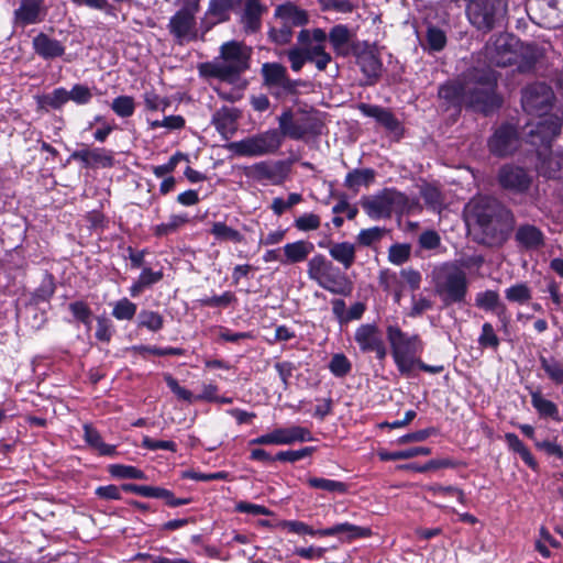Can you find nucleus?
Instances as JSON below:
<instances>
[{"label":"nucleus","mask_w":563,"mask_h":563,"mask_svg":"<svg viewBox=\"0 0 563 563\" xmlns=\"http://www.w3.org/2000/svg\"><path fill=\"white\" fill-rule=\"evenodd\" d=\"M111 109L121 118H129L134 113L135 102L131 96H119L113 99Z\"/></svg>","instance_id":"nucleus-48"},{"label":"nucleus","mask_w":563,"mask_h":563,"mask_svg":"<svg viewBox=\"0 0 563 563\" xmlns=\"http://www.w3.org/2000/svg\"><path fill=\"white\" fill-rule=\"evenodd\" d=\"M505 439L507 441L508 446L514 452L518 453L527 465H529L532 468L537 467V462L534 461L532 454L515 433H506Z\"/></svg>","instance_id":"nucleus-40"},{"label":"nucleus","mask_w":563,"mask_h":563,"mask_svg":"<svg viewBox=\"0 0 563 563\" xmlns=\"http://www.w3.org/2000/svg\"><path fill=\"white\" fill-rule=\"evenodd\" d=\"M545 152L547 151L541 148L538 150V156L540 159L538 169L540 174L549 178L559 177L560 173L563 170V156L559 154H550L547 156Z\"/></svg>","instance_id":"nucleus-31"},{"label":"nucleus","mask_w":563,"mask_h":563,"mask_svg":"<svg viewBox=\"0 0 563 563\" xmlns=\"http://www.w3.org/2000/svg\"><path fill=\"white\" fill-rule=\"evenodd\" d=\"M301 200H302L301 195L297 194V192L290 194L286 200L277 197V198H274V200L272 202V210L277 216H282L287 209L299 203Z\"/></svg>","instance_id":"nucleus-59"},{"label":"nucleus","mask_w":563,"mask_h":563,"mask_svg":"<svg viewBox=\"0 0 563 563\" xmlns=\"http://www.w3.org/2000/svg\"><path fill=\"white\" fill-rule=\"evenodd\" d=\"M369 528L358 527L349 522L338 523L332 527L318 530V534L322 537L340 536L347 540L364 538L371 536Z\"/></svg>","instance_id":"nucleus-27"},{"label":"nucleus","mask_w":563,"mask_h":563,"mask_svg":"<svg viewBox=\"0 0 563 563\" xmlns=\"http://www.w3.org/2000/svg\"><path fill=\"white\" fill-rule=\"evenodd\" d=\"M428 492H430L433 496H452L456 497V499L461 503H465L464 493L455 487V486H442V485H432L428 487Z\"/></svg>","instance_id":"nucleus-61"},{"label":"nucleus","mask_w":563,"mask_h":563,"mask_svg":"<svg viewBox=\"0 0 563 563\" xmlns=\"http://www.w3.org/2000/svg\"><path fill=\"white\" fill-rule=\"evenodd\" d=\"M70 158L79 161L85 167H111L114 163L112 152L106 148H84L75 151Z\"/></svg>","instance_id":"nucleus-21"},{"label":"nucleus","mask_w":563,"mask_h":563,"mask_svg":"<svg viewBox=\"0 0 563 563\" xmlns=\"http://www.w3.org/2000/svg\"><path fill=\"white\" fill-rule=\"evenodd\" d=\"M44 0H19L18 8L13 11V24L24 27L41 23L46 16Z\"/></svg>","instance_id":"nucleus-17"},{"label":"nucleus","mask_w":563,"mask_h":563,"mask_svg":"<svg viewBox=\"0 0 563 563\" xmlns=\"http://www.w3.org/2000/svg\"><path fill=\"white\" fill-rule=\"evenodd\" d=\"M421 197L426 205L433 211L440 212L443 208V198L441 191L431 185L421 188Z\"/></svg>","instance_id":"nucleus-44"},{"label":"nucleus","mask_w":563,"mask_h":563,"mask_svg":"<svg viewBox=\"0 0 563 563\" xmlns=\"http://www.w3.org/2000/svg\"><path fill=\"white\" fill-rule=\"evenodd\" d=\"M275 15L282 19L285 25H289L290 29L305 25L308 22L307 13L292 3L278 5Z\"/></svg>","instance_id":"nucleus-30"},{"label":"nucleus","mask_w":563,"mask_h":563,"mask_svg":"<svg viewBox=\"0 0 563 563\" xmlns=\"http://www.w3.org/2000/svg\"><path fill=\"white\" fill-rule=\"evenodd\" d=\"M496 82L497 78L492 69H474L461 80L442 85L439 97L452 106H479L486 110L498 102L495 95Z\"/></svg>","instance_id":"nucleus-1"},{"label":"nucleus","mask_w":563,"mask_h":563,"mask_svg":"<svg viewBox=\"0 0 563 563\" xmlns=\"http://www.w3.org/2000/svg\"><path fill=\"white\" fill-rule=\"evenodd\" d=\"M212 122L216 129L225 139L231 137L236 131V117L233 111L229 109H221L217 111L213 115Z\"/></svg>","instance_id":"nucleus-33"},{"label":"nucleus","mask_w":563,"mask_h":563,"mask_svg":"<svg viewBox=\"0 0 563 563\" xmlns=\"http://www.w3.org/2000/svg\"><path fill=\"white\" fill-rule=\"evenodd\" d=\"M468 21L477 30L489 32L503 25L507 14L505 0H471L466 7Z\"/></svg>","instance_id":"nucleus-7"},{"label":"nucleus","mask_w":563,"mask_h":563,"mask_svg":"<svg viewBox=\"0 0 563 563\" xmlns=\"http://www.w3.org/2000/svg\"><path fill=\"white\" fill-rule=\"evenodd\" d=\"M320 218L314 213H305L295 220V227L300 231H312L320 227Z\"/></svg>","instance_id":"nucleus-63"},{"label":"nucleus","mask_w":563,"mask_h":563,"mask_svg":"<svg viewBox=\"0 0 563 563\" xmlns=\"http://www.w3.org/2000/svg\"><path fill=\"white\" fill-rule=\"evenodd\" d=\"M562 122L559 117L548 115L526 132L527 141L531 145L548 151L553 139L560 134Z\"/></svg>","instance_id":"nucleus-12"},{"label":"nucleus","mask_w":563,"mask_h":563,"mask_svg":"<svg viewBox=\"0 0 563 563\" xmlns=\"http://www.w3.org/2000/svg\"><path fill=\"white\" fill-rule=\"evenodd\" d=\"M539 360L548 377L555 384H563V365L554 357L540 356Z\"/></svg>","instance_id":"nucleus-42"},{"label":"nucleus","mask_w":563,"mask_h":563,"mask_svg":"<svg viewBox=\"0 0 563 563\" xmlns=\"http://www.w3.org/2000/svg\"><path fill=\"white\" fill-rule=\"evenodd\" d=\"M329 42L338 56L354 54L357 42H353L352 31L344 24L334 25L329 32Z\"/></svg>","instance_id":"nucleus-20"},{"label":"nucleus","mask_w":563,"mask_h":563,"mask_svg":"<svg viewBox=\"0 0 563 563\" xmlns=\"http://www.w3.org/2000/svg\"><path fill=\"white\" fill-rule=\"evenodd\" d=\"M505 297L510 302L523 305L531 299L532 295L527 284L518 283L505 289Z\"/></svg>","instance_id":"nucleus-43"},{"label":"nucleus","mask_w":563,"mask_h":563,"mask_svg":"<svg viewBox=\"0 0 563 563\" xmlns=\"http://www.w3.org/2000/svg\"><path fill=\"white\" fill-rule=\"evenodd\" d=\"M179 9L169 19V33L180 44L196 41L198 33L196 15L200 10V0H178Z\"/></svg>","instance_id":"nucleus-8"},{"label":"nucleus","mask_w":563,"mask_h":563,"mask_svg":"<svg viewBox=\"0 0 563 563\" xmlns=\"http://www.w3.org/2000/svg\"><path fill=\"white\" fill-rule=\"evenodd\" d=\"M314 250V245L308 241H296L287 243L283 246L284 257L283 265L296 264L308 258L309 254Z\"/></svg>","instance_id":"nucleus-25"},{"label":"nucleus","mask_w":563,"mask_h":563,"mask_svg":"<svg viewBox=\"0 0 563 563\" xmlns=\"http://www.w3.org/2000/svg\"><path fill=\"white\" fill-rule=\"evenodd\" d=\"M358 108L364 115L376 119L386 130L394 133L399 131L400 123L388 109L366 103H361Z\"/></svg>","instance_id":"nucleus-24"},{"label":"nucleus","mask_w":563,"mask_h":563,"mask_svg":"<svg viewBox=\"0 0 563 563\" xmlns=\"http://www.w3.org/2000/svg\"><path fill=\"white\" fill-rule=\"evenodd\" d=\"M410 247L407 244H395L389 247L388 260L396 265H401L408 261Z\"/></svg>","instance_id":"nucleus-60"},{"label":"nucleus","mask_w":563,"mask_h":563,"mask_svg":"<svg viewBox=\"0 0 563 563\" xmlns=\"http://www.w3.org/2000/svg\"><path fill=\"white\" fill-rule=\"evenodd\" d=\"M164 378L167 386L179 399L188 402L195 401V395L190 390L181 387L172 375L166 374Z\"/></svg>","instance_id":"nucleus-62"},{"label":"nucleus","mask_w":563,"mask_h":563,"mask_svg":"<svg viewBox=\"0 0 563 563\" xmlns=\"http://www.w3.org/2000/svg\"><path fill=\"white\" fill-rule=\"evenodd\" d=\"M330 372L339 378L346 376L352 369V363L343 353H335L329 363Z\"/></svg>","instance_id":"nucleus-46"},{"label":"nucleus","mask_w":563,"mask_h":563,"mask_svg":"<svg viewBox=\"0 0 563 563\" xmlns=\"http://www.w3.org/2000/svg\"><path fill=\"white\" fill-rule=\"evenodd\" d=\"M515 42V38L508 34L498 35L486 47L489 63L499 67L512 65L517 59V53L514 48Z\"/></svg>","instance_id":"nucleus-16"},{"label":"nucleus","mask_w":563,"mask_h":563,"mask_svg":"<svg viewBox=\"0 0 563 563\" xmlns=\"http://www.w3.org/2000/svg\"><path fill=\"white\" fill-rule=\"evenodd\" d=\"M211 233L219 241L240 242L243 238L242 233L228 227L227 224H224L222 222L214 223L211 229Z\"/></svg>","instance_id":"nucleus-51"},{"label":"nucleus","mask_w":563,"mask_h":563,"mask_svg":"<svg viewBox=\"0 0 563 563\" xmlns=\"http://www.w3.org/2000/svg\"><path fill=\"white\" fill-rule=\"evenodd\" d=\"M307 274L310 279L332 294L346 296L352 290L346 276L321 254L309 260Z\"/></svg>","instance_id":"nucleus-6"},{"label":"nucleus","mask_w":563,"mask_h":563,"mask_svg":"<svg viewBox=\"0 0 563 563\" xmlns=\"http://www.w3.org/2000/svg\"><path fill=\"white\" fill-rule=\"evenodd\" d=\"M262 74L267 85L278 86L287 74V69L277 63H265L262 66Z\"/></svg>","instance_id":"nucleus-41"},{"label":"nucleus","mask_w":563,"mask_h":563,"mask_svg":"<svg viewBox=\"0 0 563 563\" xmlns=\"http://www.w3.org/2000/svg\"><path fill=\"white\" fill-rule=\"evenodd\" d=\"M84 437L86 442L97 450L99 454L113 455L115 453V446L104 443L99 432L89 424L84 426Z\"/></svg>","instance_id":"nucleus-36"},{"label":"nucleus","mask_w":563,"mask_h":563,"mask_svg":"<svg viewBox=\"0 0 563 563\" xmlns=\"http://www.w3.org/2000/svg\"><path fill=\"white\" fill-rule=\"evenodd\" d=\"M554 101V92L544 82H534L522 90L521 104L528 114L542 115L547 113Z\"/></svg>","instance_id":"nucleus-11"},{"label":"nucleus","mask_w":563,"mask_h":563,"mask_svg":"<svg viewBox=\"0 0 563 563\" xmlns=\"http://www.w3.org/2000/svg\"><path fill=\"white\" fill-rule=\"evenodd\" d=\"M277 445H290L296 442L312 441V434L309 429L300 426H290L287 428L275 429Z\"/></svg>","instance_id":"nucleus-26"},{"label":"nucleus","mask_w":563,"mask_h":563,"mask_svg":"<svg viewBox=\"0 0 563 563\" xmlns=\"http://www.w3.org/2000/svg\"><path fill=\"white\" fill-rule=\"evenodd\" d=\"M375 179V170L372 168L353 169L347 173L344 179V186L351 190L357 191L361 186H368Z\"/></svg>","instance_id":"nucleus-35"},{"label":"nucleus","mask_w":563,"mask_h":563,"mask_svg":"<svg viewBox=\"0 0 563 563\" xmlns=\"http://www.w3.org/2000/svg\"><path fill=\"white\" fill-rule=\"evenodd\" d=\"M386 334L397 369L406 377L411 376L415 363H418L419 354L424 347L420 335L408 334L398 325H388Z\"/></svg>","instance_id":"nucleus-5"},{"label":"nucleus","mask_w":563,"mask_h":563,"mask_svg":"<svg viewBox=\"0 0 563 563\" xmlns=\"http://www.w3.org/2000/svg\"><path fill=\"white\" fill-rule=\"evenodd\" d=\"M313 446H306L300 450H290V451H282L276 454L275 460L282 462L295 463L299 460H302L314 452Z\"/></svg>","instance_id":"nucleus-58"},{"label":"nucleus","mask_w":563,"mask_h":563,"mask_svg":"<svg viewBox=\"0 0 563 563\" xmlns=\"http://www.w3.org/2000/svg\"><path fill=\"white\" fill-rule=\"evenodd\" d=\"M355 245L350 242L333 243L329 249L330 256L349 269L355 262Z\"/></svg>","instance_id":"nucleus-32"},{"label":"nucleus","mask_w":563,"mask_h":563,"mask_svg":"<svg viewBox=\"0 0 563 563\" xmlns=\"http://www.w3.org/2000/svg\"><path fill=\"white\" fill-rule=\"evenodd\" d=\"M385 232V229L378 227L363 229L357 234L356 240L361 245L369 246L373 243L380 241Z\"/></svg>","instance_id":"nucleus-56"},{"label":"nucleus","mask_w":563,"mask_h":563,"mask_svg":"<svg viewBox=\"0 0 563 563\" xmlns=\"http://www.w3.org/2000/svg\"><path fill=\"white\" fill-rule=\"evenodd\" d=\"M246 68V54L243 43L225 42L220 47V55L200 66V73L208 77L228 82H235Z\"/></svg>","instance_id":"nucleus-3"},{"label":"nucleus","mask_w":563,"mask_h":563,"mask_svg":"<svg viewBox=\"0 0 563 563\" xmlns=\"http://www.w3.org/2000/svg\"><path fill=\"white\" fill-rule=\"evenodd\" d=\"M266 8L260 3V0H249V32H255L261 26V15Z\"/></svg>","instance_id":"nucleus-55"},{"label":"nucleus","mask_w":563,"mask_h":563,"mask_svg":"<svg viewBox=\"0 0 563 563\" xmlns=\"http://www.w3.org/2000/svg\"><path fill=\"white\" fill-rule=\"evenodd\" d=\"M468 208L472 218L488 236L504 239L515 225L514 213L494 198L479 197Z\"/></svg>","instance_id":"nucleus-2"},{"label":"nucleus","mask_w":563,"mask_h":563,"mask_svg":"<svg viewBox=\"0 0 563 563\" xmlns=\"http://www.w3.org/2000/svg\"><path fill=\"white\" fill-rule=\"evenodd\" d=\"M140 325L151 331H158L163 327V317L154 311L143 310L139 314Z\"/></svg>","instance_id":"nucleus-57"},{"label":"nucleus","mask_w":563,"mask_h":563,"mask_svg":"<svg viewBox=\"0 0 563 563\" xmlns=\"http://www.w3.org/2000/svg\"><path fill=\"white\" fill-rule=\"evenodd\" d=\"M498 181L505 189L523 192L530 187L531 177L521 167L505 165L498 173Z\"/></svg>","instance_id":"nucleus-19"},{"label":"nucleus","mask_w":563,"mask_h":563,"mask_svg":"<svg viewBox=\"0 0 563 563\" xmlns=\"http://www.w3.org/2000/svg\"><path fill=\"white\" fill-rule=\"evenodd\" d=\"M152 130L164 128L167 131L180 130L185 126V119L181 115H168L163 120L148 121Z\"/></svg>","instance_id":"nucleus-53"},{"label":"nucleus","mask_w":563,"mask_h":563,"mask_svg":"<svg viewBox=\"0 0 563 563\" xmlns=\"http://www.w3.org/2000/svg\"><path fill=\"white\" fill-rule=\"evenodd\" d=\"M308 484L313 488L330 493L342 494L346 490V485L344 483L322 477H311L308 479Z\"/></svg>","instance_id":"nucleus-49"},{"label":"nucleus","mask_w":563,"mask_h":563,"mask_svg":"<svg viewBox=\"0 0 563 563\" xmlns=\"http://www.w3.org/2000/svg\"><path fill=\"white\" fill-rule=\"evenodd\" d=\"M477 341L478 344L485 349H492L496 351L499 346V339L494 330V327L489 322H485L482 325V332Z\"/></svg>","instance_id":"nucleus-50"},{"label":"nucleus","mask_w":563,"mask_h":563,"mask_svg":"<svg viewBox=\"0 0 563 563\" xmlns=\"http://www.w3.org/2000/svg\"><path fill=\"white\" fill-rule=\"evenodd\" d=\"M251 174L253 177H256L257 179H267L275 181L279 176V164L273 163V162H261L257 164H254L251 169Z\"/></svg>","instance_id":"nucleus-39"},{"label":"nucleus","mask_w":563,"mask_h":563,"mask_svg":"<svg viewBox=\"0 0 563 563\" xmlns=\"http://www.w3.org/2000/svg\"><path fill=\"white\" fill-rule=\"evenodd\" d=\"M232 12L240 13L241 19L246 16V0H210L200 22L201 37L213 26L230 19Z\"/></svg>","instance_id":"nucleus-10"},{"label":"nucleus","mask_w":563,"mask_h":563,"mask_svg":"<svg viewBox=\"0 0 563 563\" xmlns=\"http://www.w3.org/2000/svg\"><path fill=\"white\" fill-rule=\"evenodd\" d=\"M278 132L282 139L286 136L292 140H300L307 134V128L302 123L294 120L291 110H286L278 117Z\"/></svg>","instance_id":"nucleus-28"},{"label":"nucleus","mask_w":563,"mask_h":563,"mask_svg":"<svg viewBox=\"0 0 563 563\" xmlns=\"http://www.w3.org/2000/svg\"><path fill=\"white\" fill-rule=\"evenodd\" d=\"M475 305L484 310L493 311L496 310V314L503 325V328H507L510 318L507 314V309L504 305L499 302V295L495 290H485L478 292L475 298Z\"/></svg>","instance_id":"nucleus-23"},{"label":"nucleus","mask_w":563,"mask_h":563,"mask_svg":"<svg viewBox=\"0 0 563 563\" xmlns=\"http://www.w3.org/2000/svg\"><path fill=\"white\" fill-rule=\"evenodd\" d=\"M361 205L369 218L377 220L402 211L406 197L395 189H384L376 195L363 197Z\"/></svg>","instance_id":"nucleus-9"},{"label":"nucleus","mask_w":563,"mask_h":563,"mask_svg":"<svg viewBox=\"0 0 563 563\" xmlns=\"http://www.w3.org/2000/svg\"><path fill=\"white\" fill-rule=\"evenodd\" d=\"M188 221L185 214H173L165 223L157 224L153 228L154 234L157 236L168 235L179 229Z\"/></svg>","instance_id":"nucleus-45"},{"label":"nucleus","mask_w":563,"mask_h":563,"mask_svg":"<svg viewBox=\"0 0 563 563\" xmlns=\"http://www.w3.org/2000/svg\"><path fill=\"white\" fill-rule=\"evenodd\" d=\"M69 310L71 311L73 316L85 323L87 327L90 325L91 322V311L88 308V306L82 301H75L69 305Z\"/></svg>","instance_id":"nucleus-64"},{"label":"nucleus","mask_w":563,"mask_h":563,"mask_svg":"<svg viewBox=\"0 0 563 563\" xmlns=\"http://www.w3.org/2000/svg\"><path fill=\"white\" fill-rule=\"evenodd\" d=\"M519 145L518 132L511 124L499 126L488 141L489 151L499 157L511 155Z\"/></svg>","instance_id":"nucleus-15"},{"label":"nucleus","mask_w":563,"mask_h":563,"mask_svg":"<svg viewBox=\"0 0 563 563\" xmlns=\"http://www.w3.org/2000/svg\"><path fill=\"white\" fill-rule=\"evenodd\" d=\"M516 241L525 249L534 250L543 246L544 235L537 227L525 224L518 228Z\"/></svg>","instance_id":"nucleus-29"},{"label":"nucleus","mask_w":563,"mask_h":563,"mask_svg":"<svg viewBox=\"0 0 563 563\" xmlns=\"http://www.w3.org/2000/svg\"><path fill=\"white\" fill-rule=\"evenodd\" d=\"M354 340L363 353H375L378 360L386 357L387 349L382 332L376 324H361L355 330Z\"/></svg>","instance_id":"nucleus-13"},{"label":"nucleus","mask_w":563,"mask_h":563,"mask_svg":"<svg viewBox=\"0 0 563 563\" xmlns=\"http://www.w3.org/2000/svg\"><path fill=\"white\" fill-rule=\"evenodd\" d=\"M136 312V305L126 298L114 303L112 316L118 320H131Z\"/></svg>","instance_id":"nucleus-52"},{"label":"nucleus","mask_w":563,"mask_h":563,"mask_svg":"<svg viewBox=\"0 0 563 563\" xmlns=\"http://www.w3.org/2000/svg\"><path fill=\"white\" fill-rule=\"evenodd\" d=\"M353 55L366 78V85L371 86L376 84L380 78L383 64L371 45L367 42H357Z\"/></svg>","instance_id":"nucleus-14"},{"label":"nucleus","mask_w":563,"mask_h":563,"mask_svg":"<svg viewBox=\"0 0 563 563\" xmlns=\"http://www.w3.org/2000/svg\"><path fill=\"white\" fill-rule=\"evenodd\" d=\"M427 43L431 51L439 52L446 44L445 33L435 26H429L427 31Z\"/></svg>","instance_id":"nucleus-54"},{"label":"nucleus","mask_w":563,"mask_h":563,"mask_svg":"<svg viewBox=\"0 0 563 563\" xmlns=\"http://www.w3.org/2000/svg\"><path fill=\"white\" fill-rule=\"evenodd\" d=\"M282 146V135L276 129L249 137V156L273 154Z\"/></svg>","instance_id":"nucleus-18"},{"label":"nucleus","mask_w":563,"mask_h":563,"mask_svg":"<svg viewBox=\"0 0 563 563\" xmlns=\"http://www.w3.org/2000/svg\"><path fill=\"white\" fill-rule=\"evenodd\" d=\"M434 292L445 306L462 303L468 292L466 272L456 263H443L432 272Z\"/></svg>","instance_id":"nucleus-4"},{"label":"nucleus","mask_w":563,"mask_h":563,"mask_svg":"<svg viewBox=\"0 0 563 563\" xmlns=\"http://www.w3.org/2000/svg\"><path fill=\"white\" fill-rule=\"evenodd\" d=\"M122 489L129 493H134L143 497L147 498H172L173 494L161 487L146 486V485H135V484H124L122 485Z\"/></svg>","instance_id":"nucleus-38"},{"label":"nucleus","mask_w":563,"mask_h":563,"mask_svg":"<svg viewBox=\"0 0 563 563\" xmlns=\"http://www.w3.org/2000/svg\"><path fill=\"white\" fill-rule=\"evenodd\" d=\"M109 473L117 478L145 479L146 476L141 470L123 464H112L109 466Z\"/></svg>","instance_id":"nucleus-47"},{"label":"nucleus","mask_w":563,"mask_h":563,"mask_svg":"<svg viewBox=\"0 0 563 563\" xmlns=\"http://www.w3.org/2000/svg\"><path fill=\"white\" fill-rule=\"evenodd\" d=\"M32 46L35 54L43 59H54L65 54V46L58 40L45 33H38L34 36Z\"/></svg>","instance_id":"nucleus-22"},{"label":"nucleus","mask_w":563,"mask_h":563,"mask_svg":"<svg viewBox=\"0 0 563 563\" xmlns=\"http://www.w3.org/2000/svg\"><path fill=\"white\" fill-rule=\"evenodd\" d=\"M530 396L531 404L540 417L560 420L556 405L553 401L544 398L540 390H531Z\"/></svg>","instance_id":"nucleus-34"},{"label":"nucleus","mask_w":563,"mask_h":563,"mask_svg":"<svg viewBox=\"0 0 563 563\" xmlns=\"http://www.w3.org/2000/svg\"><path fill=\"white\" fill-rule=\"evenodd\" d=\"M431 454V449L427 446H416L406 450H399L394 452L388 451H379L378 456L382 461H397V460H408L416 457L418 455H429Z\"/></svg>","instance_id":"nucleus-37"}]
</instances>
